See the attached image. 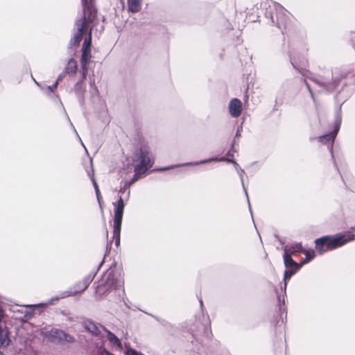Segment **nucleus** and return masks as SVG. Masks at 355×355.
<instances>
[{
  "instance_id": "obj_1",
  "label": "nucleus",
  "mask_w": 355,
  "mask_h": 355,
  "mask_svg": "<svg viewBox=\"0 0 355 355\" xmlns=\"http://www.w3.org/2000/svg\"><path fill=\"white\" fill-rule=\"evenodd\" d=\"M355 240V234L351 230L334 236H324L315 241V250L320 254L341 247L349 241Z\"/></svg>"
},
{
  "instance_id": "obj_2",
  "label": "nucleus",
  "mask_w": 355,
  "mask_h": 355,
  "mask_svg": "<svg viewBox=\"0 0 355 355\" xmlns=\"http://www.w3.org/2000/svg\"><path fill=\"white\" fill-rule=\"evenodd\" d=\"M123 281L116 277L114 271L105 274L96 287V294L102 299L111 293H118L120 296V289L123 287Z\"/></svg>"
},
{
  "instance_id": "obj_3",
  "label": "nucleus",
  "mask_w": 355,
  "mask_h": 355,
  "mask_svg": "<svg viewBox=\"0 0 355 355\" xmlns=\"http://www.w3.org/2000/svg\"><path fill=\"white\" fill-rule=\"evenodd\" d=\"M265 17L268 24L276 26L282 32L286 28L288 16L286 10L282 6L275 4L273 7L270 6L265 12Z\"/></svg>"
},
{
  "instance_id": "obj_4",
  "label": "nucleus",
  "mask_w": 355,
  "mask_h": 355,
  "mask_svg": "<svg viewBox=\"0 0 355 355\" xmlns=\"http://www.w3.org/2000/svg\"><path fill=\"white\" fill-rule=\"evenodd\" d=\"M96 272H97V271L91 272L87 276L85 277L82 281L77 282L74 286L76 290L73 291H69V292L63 293H62V295L60 296H56L53 298L49 299L47 301V302H46L45 304L26 305L25 306L33 309V307L39 306L40 305H44V304H45V305L51 304L54 300H58L59 299L64 298L67 296L76 295L78 293H80L83 292L84 291H85L88 288L89 284H91V282L93 281L94 277L96 276Z\"/></svg>"
},
{
  "instance_id": "obj_5",
  "label": "nucleus",
  "mask_w": 355,
  "mask_h": 355,
  "mask_svg": "<svg viewBox=\"0 0 355 355\" xmlns=\"http://www.w3.org/2000/svg\"><path fill=\"white\" fill-rule=\"evenodd\" d=\"M341 107L342 105H338L336 108V114L334 120V130L327 134L321 135L318 137V141L325 145H328V148L331 155L332 159H334L333 146L334 140L337 136V134L340 128L342 122V114H341Z\"/></svg>"
},
{
  "instance_id": "obj_6",
  "label": "nucleus",
  "mask_w": 355,
  "mask_h": 355,
  "mask_svg": "<svg viewBox=\"0 0 355 355\" xmlns=\"http://www.w3.org/2000/svg\"><path fill=\"white\" fill-rule=\"evenodd\" d=\"M133 160L137 162L134 168V171L137 173H146L153 164L150 157L149 150L143 147L135 151Z\"/></svg>"
},
{
  "instance_id": "obj_7",
  "label": "nucleus",
  "mask_w": 355,
  "mask_h": 355,
  "mask_svg": "<svg viewBox=\"0 0 355 355\" xmlns=\"http://www.w3.org/2000/svg\"><path fill=\"white\" fill-rule=\"evenodd\" d=\"M96 17L91 16H83L76 21V31L73 34L69 42V47L72 48L80 43L83 33L87 29L88 25L94 21Z\"/></svg>"
},
{
  "instance_id": "obj_8",
  "label": "nucleus",
  "mask_w": 355,
  "mask_h": 355,
  "mask_svg": "<svg viewBox=\"0 0 355 355\" xmlns=\"http://www.w3.org/2000/svg\"><path fill=\"white\" fill-rule=\"evenodd\" d=\"M211 162H227L233 164L234 166V163H236V162L234 159L225 158V157H222L220 158L211 157L209 159H202V160L196 161V162H185V163L178 164H174V165H170L168 166L156 168V169H154L153 171H165L172 169L174 168H177V167L186 166H197L199 164H203L209 163Z\"/></svg>"
},
{
  "instance_id": "obj_9",
  "label": "nucleus",
  "mask_w": 355,
  "mask_h": 355,
  "mask_svg": "<svg viewBox=\"0 0 355 355\" xmlns=\"http://www.w3.org/2000/svg\"><path fill=\"white\" fill-rule=\"evenodd\" d=\"M312 82L320 87L319 92H331L337 87L339 80H334L332 82L328 81L327 79L322 76H312L308 77Z\"/></svg>"
},
{
  "instance_id": "obj_10",
  "label": "nucleus",
  "mask_w": 355,
  "mask_h": 355,
  "mask_svg": "<svg viewBox=\"0 0 355 355\" xmlns=\"http://www.w3.org/2000/svg\"><path fill=\"white\" fill-rule=\"evenodd\" d=\"M48 337L51 340H56L57 342L72 343L74 341V338L73 336L65 331L58 329H51L48 332Z\"/></svg>"
},
{
  "instance_id": "obj_11",
  "label": "nucleus",
  "mask_w": 355,
  "mask_h": 355,
  "mask_svg": "<svg viewBox=\"0 0 355 355\" xmlns=\"http://www.w3.org/2000/svg\"><path fill=\"white\" fill-rule=\"evenodd\" d=\"M83 12L85 16L96 17L97 10L95 7L94 0H81Z\"/></svg>"
},
{
  "instance_id": "obj_12",
  "label": "nucleus",
  "mask_w": 355,
  "mask_h": 355,
  "mask_svg": "<svg viewBox=\"0 0 355 355\" xmlns=\"http://www.w3.org/2000/svg\"><path fill=\"white\" fill-rule=\"evenodd\" d=\"M242 110L241 101L236 98H232L229 103V112L233 117H238Z\"/></svg>"
},
{
  "instance_id": "obj_13",
  "label": "nucleus",
  "mask_w": 355,
  "mask_h": 355,
  "mask_svg": "<svg viewBox=\"0 0 355 355\" xmlns=\"http://www.w3.org/2000/svg\"><path fill=\"white\" fill-rule=\"evenodd\" d=\"M73 89L79 103L81 105H83L85 103L84 94L85 92V87L83 80L78 81L76 83Z\"/></svg>"
},
{
  "instance_id": "obj_14",
  "label": "nucleus",
  "mask_w": 355,
  "mask_h": 355,
  "mask_svg": "<svg viewBox=\"0 0 355 355\" xmlns=\"http://www.w3.org/2000/svg\"><path fill=\"white\" fill-rule=\"evenodd\" d=\"M284 253L289 254L291 256L295 253H302L303 248L301 243H293L284 246Z\"/></svg>"
},
{
  "instance_id": "obj_15",
  "label": "nucleus",
  "mask_w": 355,
  "mask_h": 355,
  "mask_svg": "<svg viewBox=\"0 0 355 355\" xmlns=\"http://www.w3.org/2000/svg\"><path fill=\"white\" fill-rule=\"evenodd\" d=\"M9 332L4 328L0 327V349L6 348L10 343ZM0 355H4L3 352L0 351Z\"/></svg>"
},
{
  "instance_id": "obj_16",
  "label": "nucleus",
  "mask_w": 355,
  "mask_h": 355,
  "mask_svg": "<svg viewBox=\"0 0 355 355\" xmlns=\"http://www.w3.org/2000/svg\"><path fill=\"white\" fill-rule=\"evenodd\" d=\"M284 264L286 268L299 270L298 263L293 260L292 256L289 254L284 253L283 254Z\"/></svg>"
},
{
  "instance_id": "obj_17",
  "label": "nucleus",
  "mask_w": 355,
  "mask_h": 355,
  "mask_svg": "<svg viewBox=\"0 0 355 355\" xmlns=\"http://www.w3.org/2000/svg\"><path fill=\"white\" fill-rule=\"evenodd\" d=\"M84 327L87 331L92 333L94 335H98L101 331L96 323L92 320H87L84 322Z\"/></svg>"
},
{
  "instance_id": "obj_18",
  "label": "nucleus",
  "mask_w": 355,
  "mask_h": 355,
  "mask_svg": "<svg viewBox=\"0 0 355 355\" xmlns=\"http://www.w3.org/2000/svg\"><path fill=\"white\" fill-rule=\"evenodd\" d=\"M299 270L297 269H291L286 268L284 273V286L281 287L282 291L286 294V289L287 286V280L291 279V277L294 275Z\"/></svg>"
},
{
  "instance_id": "obj_19",
  "label": "nucleus",
  "mask_w": 355,
  "mask_h": 355,
  "mask_svg": "<svg viewBox=\"0 0 355 355\" xmlns=\"http://www.w3.org/2000/svg\"><path fill=\"white\" fill-rule=\"evenodd\" d=\"M104 330L107 333V338L108 340L110 341V343L113 346H116L117 347H121L122 344H121V340L119 339V338L114 334H113L110 331L107 330V329L104 328Z\"/></svg>"
},
{
  "instance_id": "obj_20",
  "label": "nucleus",
  "mask_w": 355,
  "mask_h": 355,
  "mask_svg": "<svg viewBox=\"0 0 355 355\" xmlns=\"http://www.w3.org/2000/svg\"><path fill=\"white\" fill-rule=\"evenodd\" d=\"M77 62L73 59L71 58L69 60L67 66L64 67V73L68 74H73L76 72L77 70Z\"/></svg>"
},
{
  "instance_id": "obj_21",
  "label": "nucleus",
  "mask_w": 355,
  "mask_h": 355,
  "mask_svg": "<svg viewBox=\"0 0 355 355\" xmlns=\"http://www.w3.org/2000/svg\"><path fill=\"white\" fill-rule=\"evenodd\" d=\"M91 58V51L82 49V55L80 58L81 68L88 66Z\"/></svg>"
},
{
  "instance_id": "obj_22",
  "label": "nucleus",
  "mask_w": 355,
  "mask_h": 355,
  "mask_svg": "<svg viewBox=\"0 0 355 355\" xmlns=\"http://www.w3.org/2000/svg\"><path fill=\"white\" fill-rule=\"evenodd\" d=\"M128 10L131 12H137L141 9V0H128Z\"/></svg>"
},
{
  "instance_id": "obj_23",
  "label": "nucleus",
  "mask_w": 355,
  "mask_h": 355,
  "mask_svg": "<svg viewBox=\"0 0 355 355\" xmlns=\"http://www.w3.org/2000/svg\"><path fill=\"white\" fill-rule=\"evenodd\" d=\"M234 167L235 170L236 171L238 175L240 177V179H241V184H242V187H243V188L244 189V191L245 193L246 196H248L247 191H246V189L245 188L244 181H243V174L245 173V171L239 166V165L237 163H234ZM247 198H248V197H247ZM248 205H250V202H249L248 199ZM249 209H250V213L252 214L250 205H249Z\"/></svg>"
},
{
  "instance_id": "obj_24",
  "label": "nucleus",
  "mask_w": 355,
  "mask_h": 355,
  "mask_svg": "<svg viewBox=\"0 0 355 355\" xmlns=\"http://www.w3.org/2000/svg\"><path fill=\"white\" fill-rule=\"evenodd\" d=\"M123 217L114 216L113 234H120Z\"/></svg>"
},
{
  "instance_id": "obj_25",
  "label": "nucleus",
  "mask_w": 355,
  "mask_h": 355,
  "mask_svg": "<svg viewBox=\"0 0 355 355\" xmlns=\"http://www.w3.org/2000/svg\"><path fill=\"white\" fill-rule=\"evenodd\" d=\"M92 45V29L89 30L87 37L85 39L82 49L90 50Z\"/></svg>"
},
{
  "instance_id": "obj_26",
  "label": "nucleus",
  "mask_w": 355,
  "mask_h": 355,
  "mask_svg": "<svg viewBox=\"0 0 355 355\" xmlns=\"http://www.w3.org/2000/svg\"><path fill=\"white\" fill-rule=\"evenodd\" d=\"M130 191L128 190L125 196H119V199L116 202L113 203V205L125 206V201L129 199Z\"/></svg>"
},
{
  "instance_id": "obj_27",
  "label": "nucleus",
  "mask_w": 355,
  "mask_h": 355,
  "mask_svg": "<svg viewBox=\"0 0 355 355\" xmlns=\"http://www.w3.org/2000/svg\"><path fill=\"white\" fill-rule=\"evenodd\" d=\"M114 216L123 217L125 207L116 205H114Z\"/></svg>"
},
{
  "instance_id": "obj_28",
  "label": "nucleus",
  "mask_w": 355,
  "mask_h": 355,
  "mask_svg": "<svg viewBox=\"0 0 355 355\" xmlns=\"http://www.w3.org/2000/svg\"><path fill=\"white\" fill-rule=\"evenodd\" d=\"M303 254L306 256V261H311L312 259H314L315 254L313 250H307L306 249H304Z\"/></svg>"
},
{
  "instance_id": "obj_29",
  "label": "nucleus",
  "mask_w": 355,
  "mask_h": 355,
  "mask_svg": "<svg viewBox=\"0 0 355 355\" xmlns=\"http://www.w3.org/2000/svg\"><path fill=\"white\" fill-rule=\"evenodd\" d=\"M144 173H137L136 171H135V174L133 175V177L131 179V180L129 182H125V187H130L132 184H133L134 182H135L136 181L138 180V179L139 178V175L144 174Z\"/></svg>"
},
{
  "instance_id": "obj_30",
  "label": "nucleus",
  "mask_w": 355,
  "mask_h": 355,
  "mask_svg": "<svg viewBox=\"0 0 355 355\" xmlns=\"http://www.w3.org/2000/svg\"><path fill=\"white\" fill-rule=\"evenodd\" d=\"M146 313L148 314V313ZM148 315H149V313H148ZM150 315H151L155 319H156L162 326L166 327L171 326V324L167 320H166L164 319L159 318V317L151 315V314H150Z\"/></svg>"
},
{
  "instance_id": "obj_31",
  "label": "nucleus",
  "mask_w": 355,
  "mask_h": 355,
  "mask_svg": "<svg viewBox=\"0 0 355 355\" xmlns=\"http://www.w3.org/2000/svg\"><path fill=\"white\" fill-rule=\"evenodd\" d=\"M89 84H90V87H91L90 92L92 93V95L97 94L98 92L97 87L95 85L94 80V79L92 80V78H90Z\"/></svg>"
},
{
  "instance_id": "obj_32",
  "label": "nucleus",
  "mask_w": 355,
  "mask_h": 355,
  "mask_svg": "<svg viewBox=\"0 0 355 355\" xmlns=\"http://www.w3.org/2000/svg\"><path fill=\"white\" fill-rule=\"evenodd\" d=\"M125 355H144L132 348H128L125 351Z\"/></svg>"
},
{
  "instance_id": "obj_33",
  "label": "nucleus",
  "mask_w": 355,
  "mask_h": 355,
  "mask_svg": "<svg viewBox=\"0 0 355 355\" xmlns=\"http://www.w3.org/2000/svg\"><path fill=\"white\" fill-rule=\"evenodd\" d=\"M58 83L57 82H55V83L51 86H47L46 87V94H50L51 93L53 92V90L57 87L58 86Z\"/></svg>"
},
{
  "instance_id": "obj_34",
  "label": "nucleus",
  "mask_w": 355,
  "mask_h": 355,
  "mask_svg": "<svg viewBox=\"0 0 355 355\" xmlns=\"http://www.w3.org/2000/svg\"><path fill=\"white\" fill-rule=\"evenodd\" d=\"M242 130H243L242 125H239L236 129V135H235L234 139L233 141L234 143L236 141V138H239L241 136V132H242Z\"/></svg>"
},
{
  "instance_id": "obj_35",
  "label": "nucleus",
  "mask_w": 355,
  "mask_h": 355,
  "mask_svg": "<svg viewBox=\"0 0 355 355\" xmlns=\"http://www.w3.org/2000/svg\"><path fill=\"white\" fill-rule=\"evenodd\" d=\"M304 84L306 85V87L307 88L308 91L310 93V95L311 96V98L314 100V94H313V92L311 88V86L309 85V84L307 83L306 80L304 79Z\"/></svg>"
},
{
  "instance_id": "obj_36",
  "label": "nucleus",
  "mask_w": 355,
  "mask_h": 355,
  "mask_svg": "<svg viewBox=\"0 0 355 355\" xmlns=\"http://www.w3.org/2000/svg\"><path fill=\"white\" fill-rule=\"evenodd\" d=\"M33 310H31V311L26 310L24 312V317L26 320H28V319H31L33 317Z\"/></svg>"
},
{
  "instance_id": "obj_37",
  "label": "nucleus",
  "mask_w": 355,
  "mask_h": 355,
  "mask_svg": "<svg viewBox=\"0 0 355 355\" xmlns=\"http://www.w3.org/2000/svg\"><path fill=\"white\" fill-rule=\"evenodd\" d=\"M113 239L115 240V245L118 247L120 245V234H113Z\"/></svg>"
},
{
  "instance_id": "obj_38",
  "label": "nucleus",
  "mask_w": 355,
  "mask_h": 355,
  "mask_svg": "<svg viewBox=\"0 0 355 355\" xmlns=\"http://www.w3.org/2000/svg\"><path fill=\"white\" fill-rule=\"evenodd\" d=\"M87 69L88 66L85 67V68H82V79L80 80L83 81L85 79L87 73Z\"/></svg>"
},
{
  "instance_id": "obj_39",
  "label": "nucleus",
  "mask_w": 355,
  "mask_h": 355,
  "mask_svg": "<svg viewBox=\"0 0 355 355\" xmlns=\"http://www.w3.org/2000/svg\"><path fill=\"white\" fill-rule=\"evenodd\" d=\"M66 74H68V73H64V70H63V71H62L59 74V76H58L57 80H56V81H55V82H57V83H58L60 81H61V80L63 79V78L64 77V76H65Z\"/></svg>"
},
{
  "instance_id": "obj_40",
  "label": "nucleus",
  "mask_w": 355,
  "mask_h": 355,
  "mask_svg": "<svg viewBox=\"0 0 355 355\" xmlns=\"http://www.w3.org/2000/svg\"><path fill=\"white\" fill-rule=\"evenodd\" d=\"M92 184H93L95 191H98L99 188H98V184L93 176L92 177Z\"/></svg>"
},
{
  "instance_id": "obj_41",
  "label": "nucleus",
  "mask_w": 355,
  "mask_h": 355,
  "mask_svg": "<svg viewBox=\"0 0 355 355\" xmlns=\"http://www.w3.org/2000/svg\"><path fill=\"white\" fill-rule=\"evenodd\" d=\"M289 58H290V61H291V63L292 64V66L293 67L294 69H297V71H300V69L298 68V67L297 66L295 60H293V58L291 57V55H289Z\"/></svg>"
},
{
  "instance_id": "obj_42",
  "label": "nucleus",
  "mask_w": 355,
  "mask_h": 355,
  "mask_svg": "<svg viewBox=\"0 0 355 355\" xmlns=\"http://www.w3.org/2000/svg\"><path fill=\"white\" fill-rule=\"evenodd\" d=\"M95 193H96V198L98 202V204L101 205V196L100 190H98V191H95Z\"/></svg>"
},
{
  "instance_id": "obj_43",
  "label": "nucleus",
  "mask_w": 355,
  "mask_h": 355,
  "mask_svg": "<svg viewBox=\"0 0 355 355\" xmlns=\"http://www.w3.org/2000/svg\"><path fill=\"white\" fill-rule=\"evenodd\" d=\"M127 187H125V185H124L123 187H121V189L119 190V192L121 193L123 195V196H125L127 193V191H126Z\"/></svg>"
},
{
  "instance_id": "obj_44",
  "label": "nucleus",
  "mask_w": 355,
  "mask_h": 355,
  "mask_svg": "<svg viewBox=\"0 0 355 355\" xmlns=\"http://www.w3.org/2000/svg\"><path fill=\"white\" fill-rule=\"evenodd\" d=\"M233 145H234V144H232V146L231 149L227 153V155L229 156V157H232L233 156V153L234 152V149Z\"/></svg>"
},
{
  "instance_id": "obj_45",
  "label": "nucleus",
  "mask_w": 355,
  "mask_h": 355,
  "mask_svg": "<svg viewBox=\"0 0 355 355\" xmlns=\"http://www.w3.org/2000/svg\"><path fill=\"white\" fill-rule=\"evenodd\" d=\"M309 261H306V258L303 261H302L300 263H298V267L299 270L306 263H309Z\"/></svg>"
},
{
  "instance_id": "obj_46",
  "label": "nucleus",
  "mask_w": 355,
  "mask_h": 355,
  "mask_svg": "<svg viewBox=\"0 0 355 355\" xmlns=\"http://www.w3.org/2000/svg\"><path fill=\"white\" fill-rule=\"evenodd\" d=\"M309 261H306V258L303 261H302L300 263H298V267L299 270L306 263H309Z\"/></svg>"
},
{
  "instance_id": "obj_47",
  "label": "nucleus",
  "mask_w": 355,
  "mask_h": 355,
  "mask_svg": "<svg viewBox=\"0 0 355 355\" xmlns=\"http://www.w3.org/2000/svg\"><path fill=\"white\" fill-rule=\"evenodd\" d=\"M4 317V311L0 307V322Z\"/></svg>"
},
{
  "instance_id": "obj_48",
  "label": "nucleus",
  "mask_w": 355,
  "mask_h": 355,
  "mask_svg": "<svg viewBox=\"0 0 355 355\" xmlns=\"http://www.w3.org/2000/svg\"><path fill=\"white\" fill-rule=\"evenodd\" d=\"M102 264H103V261L99 264V266H98V268L97 270L99 269V268L101 266V265H102Z\"/></svg>"
},
{
  "instance_id": "obj_49",
  "label": "nucleus",
  "mask_w": 355,
  "mask_h": 355,
  "mask_svg": "<svg viewBox=\"0 0 355 355\" xmlns=\"http://www.w3.org/2000/svg\"><path fill=\"white\" fill-rule=\"evenodd\" d=\"M200 304L201 306L202 305V300H200Z\"/></svg>"
},
{
  "instance_id": "obj_50",
  "label": "nucleus",
  "mask_w": 355,
  "mask_h": 355,
  "mask_svg": "<svg viewBox=\"0 0 355 355\" xmlns=\"http://www.w3.org/2000/svg\"><path fill=\"white\" fill-rule=\"evenodd\" d=\"M299 71H300V73H302V76H304V73H302L300 70Z\"/></svg>"
},
{
  "instance_id": "obj_51",
  "label": "nucleus",
  "mask_w": 355,
  "mask_h": 355,
  "mask_svg": "<svg viewBox=\"0 0 355 355\" xmlns=\"http://www.w3.org/2000/svg\"><path fill=\"white\" fill-rule=\"evenodd\" d=\"M299 71H300V73H302V76H304V73H302L300 70Z\"/></svg>"
},
{
  "instance_id": "obj_52",
  "label": "nucleus",
  "mask_w": 355,
  "mask_h": 355,
  "mask_svg": "<svg viewBox=\"0 0 355 355\" xmlns=\"http://www.w3.org/2000/svg\"><path fill=\"white\" fill-rule=\"evenodd\" d=\"M334 162L335 166L337 167V164H336L335 160H334Z\"/></svg>"
},
{
  "instance_id": "obj_53",
  "label": "nucleus",
  "mask_w": 355,
  "mask_h": 355,
  "mask_svg": "<svg viewBox=\"0 0 355 355\" xmlns=\"http://www.w3.org/2000/svg\"><path fill=\"white\" fill-rule=\"evenodd\" d=\"M282 307L280 306L279 310L282 311Z\"/></svg>"
}]
</instances>
